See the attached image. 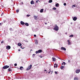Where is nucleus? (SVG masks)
<instances>
[{
  "label": "nucleus",
  "instance_id": "nucleus-15",
  "mask_svg": "<svg viewBox=\"0 0 80 80\" xmlns=\"http://www.w3.org/2000/svg\"><path fill=\"white\" fill-rule=\"evenodd\" d=\"M20 69L21 70H23V67H20Z\"/></svg>",
  "mask_w": 80,
  "mask_h": 80
},
{
  "label": "nucleus",
  "instance_id": "nucleus-18",
  "mask_svg": "<svg viewBox=\"0 0 80 80\" xmlns=\"http://www.w3.org/2000/svg\"><path fill=\"white\" fill-rule=\"evenodd\" d=\"M37 16H34V18L35 20H37Z\"/></svg>",
  "mask_w": 80,
  "mask_h": 80
},
{
  "label": "nucleus",
  "instance_id": "nucleus-13",
  "mask_svg": "<svg viewBox=\"0 0 80 80\" xmlns=\"http://www.w3.org/2000/svg\"><path fill=\"white\" fill-rule=\"evenodd\" d=\"M21 25H24L25 24V22H23V21H21Z\"/></svg>",
  "mask_w": 80,
  "mask_h": 80
},
{
  "label": "nucleus",
  "instance_id": "nucleus-44",
  "mask_svg": "<svg viewBox=\"0 0 80 80\" xmlns=\"http://www.w3.org/2000/svg\"><path fill=\"white\" fill-rule=\"evenodd\" d=\"M42 56H40V58H42Z\"/></svg>",
  "mask_w": 80,
  "mask_h": 80
},
{
  "label": "nucleus",
  "instance_id": "nucleus-47",
  "mask_svg": "<svg viewBox=\"0 0 80 80\" xmlns=\"http://www.w3.org/2000/svg\"><path fill=\"white\" fill-rule=\"evenodd\" d=\"M44 71H45V72H46V71H47V70H44Z\"/></svg>",
  "mask_w": 80,
  "mask_h": 80
},
{
  "label": "nucleus",
  "instance_id": "nucleus-8",
  "mask_svg": "<svg viewBox=\"0 0 80 80\" xmlns=\"http://www.w3.org/2000/svg\"><path fill=\"white\" fill-rule=\"evenodd\" d=\"M80 72V69L77 70L76 71V73H79V72Z\"/></svg>",
  "mask_w": 80,
  "mask_h": 80
},
{
  "label": "nucleus",
  "instance_id": "nucleus-33",
  "mask_svg": "<svg viewBox=\"0 0 80 80\" xmlns=\"http://www.w3.org/2000/svg\"><path fill=\"white\" fill-rule=\"evenodd\" d=\"M72 7H75V5H73L72 6Z\"/></svg>",
  "mask_w": 80,
  "mask_h": 80
},
{
  "label": "nucleus",
  "instance_id": "nucleus-19",
  "mask_svg": "<svg viewBox=\"0 0 80 80\" xmlns=\"http://www.w3.org/2000/svg\"><path fill=\"white\" fill-rule=\"evenodd\" d=\"M59 4H58V3H57L56 4V7H59Z\"/></svg>",
  "mask_w": 80,
  "mask_h": 80
},
{
  "label": "nucleus",
  "instance_id": "nucleus-28",
  "mask_svg": "<svg viewBox=\"0 0 80 80\" xmlns=\"http://www.w3.org/2000/svg\"><path fill=\"white\" fill-rule=\"evenodd\" d=\"M53 10H56V8H53Z\"/></svg>",
  "mask_w": 80,
  "mask_h": 80
},
{
  "label": "nucleus",
  "instance_id": "nucleus-48",
  "mask_svg": "<svg viewBox=\"0 0 80 80\" xmlns=\"http://www.w3.org/2000/svg\"><path fill=\"white\" fill-rule=\"evenodd\" d=\"M65 34H67V32H66V33H65Z\"/></svg>",
  "mask_w": 80,
  "mask_h": 80
},
{
  "label": "nucleus",
  "instance_id": "nucleus-43",
  "mask_svg": "<svg viewBox=\"0 0 80 80\" xmlns=\"http://www.w3.org/2000/svg\"><path fill=\"white\" fill-rule=\"evenodd\" d=\"M54 68H55L56 67V66H54Z\"/></svg>",
  "mask_w": 80,
  "mask_h": 80
},
{
  "label": "nucleus",
  "instance_id": "nucleus-45",
  "mask_svg": "<svg viewBox=\"0 0 80 80\" xmlns=\"http://www.w3.org/2000/svg\"><path fill=\"white\" fill-rule=\"evenodd\" d=\"M62 65H63V63H62Z\"/></svg>",
  "mask_w": 80,
  "mask_h": 80
},
{
  "label": "nucleus",
  "instance_id": "nucleus-34",
  "mask_svg": "<svg viewBox=\"0 0 80 80\" xmlns=\"http://www.w3.org/2000/svg\"><path fill=\"white\" fill-rule=\"evenodd\" d=\"M17 66V63H15L14 64V66Z\"/></svg>",
  "mask_w": 80,
  "mask_h": 80
},
{
  "label": "nucleus",
  "instance_id": "nucleus-39",
  "mask_svg": "<svg viewBox=\"0 0 80 80\" xmlns=\"http://www.w3.org/2000/svg\"><path fill=\"white\" fill-rule=\"evenodd\" d=\"M36 55V54H33L32 55H33V56L34 55V56H35Z\"/></svg>",
  "mask_w": 80,
  "mask_h": 80
},
{
  "label": "nucleus",
  "instance_id": "nucleus-31",
  "mask_svg": "<svg viewBox=\"0 0 80 80\" xmlns=\"http://www.w3.org/2000/svg\"><path fill=\"white\" fill-rule=\"evenodd\" d=\"M67 5V4L65 3H64V6H66V5Z\"/></svg>",
  "mask_w": 80,
  "mask_h": 80
},
{
  "label": "nucleus",
  "instance_id": "nucleus-26",
  "mask_svg": "<svg viewBox=\"0 0 80 80\" xmlns=\"http://www.w3.org/2000/svg\"><path fill=\"white\" fill-rule=\"evenodd\" d=\"M55 74H56V75H57L58 74V73H57V72L55 71Z\"/></svg>",
  "mask_w": 80,
  "mask_h": 80
},
{
  "label": "nucleus",
  "instance_id": "nucleus-17",
  "mask_svg": "<svg viewBox=\"0 0 80 80\" xmlns=\"http://www.w3.org/2000/svg\"><path fill=\"white\" fill-rule=\"evenodd\" d=\"M18 46H22V44H21L19 42L18 43Z\"/></svg>",
  "mask_w": 80,
  "mask_h": 80
},
{
  "label": "nucleus",
  "instance_id": "nucleus-14",
  "mask_svg": "<svg viewBox=\"0 0 80 80\" xmlns=\"http://www.w3.org/2000/svg\"><path fill=\"white\" fill-rule=\"evenodd\" d=\"M78 77H74V80H78Z\"/></svg>",
  "mask_w": 80,
  "mask_h": 80
},
{
  "label": "nucleus",
  "instance_id": "nucleus-1",
  "mask_svg": "<svg viewBox=\"0 0 80 80\" xmlns=\"http://www.w3.org/2000/svg\"><path fill=\"white\" fill-rule=\"evenodd\" d=\"M54 30H56V31H58V27L57 26V24H56L55 26L53 28Z\"/></svg>",
  "mask_w": 80,
  "mask_h": 80
},
{
  "label": "nucleus",
  "instance_id": "nucleus-2",
  "mask_svg": "<svg viewBox=\"0 0 80 80\" xmlns=\"http://www.w3.org/2000/svg\"><path fill=\"white\" fill-rule=\"evenodd\" d=\"M32 67V65L31 64L30 66H28V67L27 68V69H26V70H27V71L29 70H30V68H31Z\"/></svg>",
  "mask_w": 80,
  "mask_h": 80
},
{
  "label": "nucleus",
  "instance_id": "nucleus-29",
  "mask_svg": "<svg viewBox=\"0 0 80 80\" xmlns=\"http://www.w3.org/2000/svg\"><path fill=\"white\" fill-rule=\"evenodd\" d=\"M4 23H6L7 22V21H6V20H4L3 21Z\"/></svg>",
  "mask_w": 80,
  "mask_h": 80
},
{
  "label": "nucleus",
  "instance_id": "nucleus-53",
  "mask_svg": "<svg viewBox=\"0 0 80 80\" xmlns=\"http://www.w3.org/2000/svg\"><path fill=\"white\" fill-rule=\"evenodd\" d=\"M45 24H47V23H45Z\"/></svg>",
  "mask_w": 80,
  "mask_h": 80
},
{
  "label": "nucleus",
  "instance_id": "nucleus-24",
  "mask_svg": "<svg viewBox=\"0 0 80 80\" xmlns=\"http://www.w3.org/2000/svg\"><path fill=\"white\" fill-rule=\"evenodd\" d=\"M73 37V35H71L70 36H69V37Z\"/></svg>",
  "mask_w": 80,
  "mask_h": 80
},
{
  "label": "nucleus",
  "instance_id": "nucleus-11",
  "mask_svg": "<svg viewBox=\"0 0 80 80\" xmlns=\"http://www.w3.org/2000/svg\"><path fill=\"white\" fill-rule=\"evenodd\" d=\"M35 44H36V45H38V41L37 40H35Z\"/></svg>",
  "mask_w": 80,
  "mask_h": 80
},
{
  "label": "nucleus",
  "instance_id": "nucleus-38",
  "mask_svg": "<svg viewBox=\"0 0 80 80\" xmlns=\"http://www.w3.org/2000/svg\"><path fill=\"white\" fill-rule=\"evenodd\" d=\"M30 16V15H27V16L28 17H29V16Z\"/></svg>",
  "mask_w": 80,
  "mask_h": 80
},
{
  "label": "nucleus",
  "instance_id": "nucleus-52",
  "mask_svg": "<svg viewBox=\"0 0 80 80\" xmlns=\"http://www.w3.org/2000/svg\"><path fill=\"white\" fill-rule=\"evenodd\" d=\"M50 72H48V73H50Z\"/></svg>",
  "mask_w": 80,
  "mask_h": 80
},
{
  "label": "nucleus",
  "instance_id": "nucleus-46",
  "mask_svg": "<svg viewBox=\"0 0 80 80\" xmlns=\"http://www.w3.org/2000/svg\"><path fill=\"white\" fill-rule=\"evenodd\" d=\"M2 25V23H0V25Z\"/></svg>",
  "mask_w": 80,
  "mask_h": 80
},
{
  "label": "nucleus",
  "instance_id": "nucleus-3",
  "mask_svg": "<svg viewBox=\"0 0 80 80\" xmlns=\"http://www.w3.org/2000/svg\"><path fill=\"white\" fill-rule=\"evenodd\" d=\"M8 68H9V66L5 65L3 67V69H7Z\"/></svg>",
  "mask_w": 80,
  "mask_h": 80
},
{
  "label": "nucleus",
  "instance_id": "nucleus-41",
  "mask_svg": "<svg viewBox=\"0 0 80 80\" xmlns=\"http://www.w3.org/2000/svg\"><path fill=\"white\" fill-rule=\"evenodd\" d=\"M71 25H72V24H73V23L72 22H71Z\"/></svg>",
  "mask_w": 80,
  "mask_h": 80
},
{
  "label": "nucleus",
  "instance_id": "nucleus-23",
  "mask_svg": "<svg viewBox=\"0 0 80 80\" xmlns=\"http://www.w3.org/2000/svg\"><path fill=\"white\" fill-rule=\"evenodd\" d=\"M52 0H49V3H52Z\"/></svg>",
  "mask_w": 80,
  "mask_h": 80
},
{
  "label": "nucleus",
  "instance_id": "nucleus-16",
  "mask_svg": "<svg viewBox=\"0 0 80 80\" xmlns=\"http://www.w3.org/2000/svg\"><path fill=\"white\" fill-rule=\"evenodd\" d=\"M43 12V9H42L40 10V13H42Z\"/></svg>",
  "mask_w": 80,
  "mask_h": 80
},
{
  "label": "nucleus",
  "instance_id": "nucleus-50",
  "mask_svg": "<svg viewBox=\"0 0 80 80\" xmlns=\"http://www.w3.org/2000/svg\"><path fill=\"white\" fill-rule=\"evenodd\" d=\"M21 3H22V4H23V2H22Z\"/></svg>",
  "mask_w": 80,
  "mask_h": 80
},
{
  "label": "nucleus",
  "instance_id": "nucleus-30",
  "mask_svg": "<svg viewBox=\"0 0 80 80\" xmlns=\"http://www.w3.org/2000/svg\"><path fill=\"white\" fill-rule=\"evenodd\" d=\"M56 65V68H57V67H58V65L57 64H55L54 65Z\"/></svg>",
  "mask_w": 80,
  "mask_h": 80
},
{
  "label": "nucleus",
  "instance_id": "nucleus-55",
  "mask_svg": "<svg viewBox=\"0 0 80 80\" xmlns=\"http://www.w3.org/2000/svg\"><path fill=\"white\" fill-rule=\"evenodd\" d=\"M2 15H1V16H2Z\"/></svg>",
  "mask_w": 80,
  "mask_h": 80
},
{
  "label": "nucleus",
  "instance_id": "nucleus-49",
  "mask_svg": "<svg viewBox=\"0 0 80 80\" xmlns=\"http://www.w3.org/2000/svg\"><path fill=\"white\" fill-rule=\"evenodd\" d=\"M30 51H32V49H31Z\"/></svg>",
  "mask_w": 80,
  "mask_h": 80
},
{
  "label": "nucleus",
  "instance_id": "nucleus-9",
  "mask_svg": "<svg viewBox=\"0 0 80 80\" xmlns=\"http://www.w3.org/2000/svg\"><path fill=\"white\" fill-rule=\"evenodd\" d=\"M67 42H68V45H71L72 44V43L70 42V40H68Z\"/></svg>",
  "mask_w": 80,
  "mask_h": 80
},
{
  "label": "nucleus",
  "instance_id": "nucleus-42",
  "mask_svg": "<svg viewBox=\"0 0 80 80\" xmlns=\"http://www.w3.org/2000/svg\"><path fill=\"white\" fill-rule=\"evenodd\" d=\"M36 3H38V1H36Z\"/></svg>",
  "mask_w": 80,
  "mask_h": 80
},
{
  "label": "nucleus",
  "instance_id": "nucleus-6",
  "mask_svg": "<svg viewBox=\"0 0 80 80\" xmlns=\"http://www.w3.org/2000/svg\"><path fill=\"white\" fill-rule=\"evenodd\" d=\"M72 19L74 21H76L77 19V17H74L73 18V17H72Z\"/></svg>",
  "mask_w": 80,
  "mask_h": 80
},
{
  "label": "nucleus",
  "instance_id": "nucleus-5",
  "mask_svg": "<svg viewBox=\"0 0 80 80\" xmlns=\"http://www.w3.org/2000/svg\"><path fill=\"white\" fill-rule=\"evenodd\" d=\"M42 52V50L40 49L39 50H38V51H36V54H37L38 53H41V52Z\"/></svg>",
  "mask_w": 80,
  "mask_h": 80
},
{
  "label": "nucleus",
  "instance_id": "nucleus-12",
  "mask_svg": "<svg viewBox=\"0 0 80 80\" xmlns=\"http://www.w3.org/2000/svg\"><path fill=\"white\" fill-rule=\"evenodd\" d=\"M31 5H33V4H34V2L32 0L31 2Z\"/></svg>",
  "mask_w": 80,
  "mask_h": 80
},
{
  "label": "nucleus",
  "instance_id": "nucleus-51",
  "mask_svg": "<svg viewBox=\"0 0 80 80\" xmlns=\"http://www.w3.org/2000/svg\"><path fill=\"white\" fill-rule=\"evenodd\" d=\"M19 51H20V50H18Z\"/></svg>",
  "mask_w": 80,
  "mask_h": 80
},
{
  "label": "nucleus",
  "instance_id": "nucleus-25",
  "mask_svg": "<svg viewBox=\"0 0 80 80\" xmlns=\"http://www.w3.org/2000/svg\"><path fill=\"white\" fill-rule=\"evenodd\" d=\"M9 30L11 31H12L13 30V29H12V28H10L9 29Z\"/></svg>",
  "mask_w": 80,
  "mask_h": 80
},
{
  "label": "nucleus",
  "instance_id": "nucleus-22",
  "mask_svg": "<svg viewBox=\"0 0 80 80\" xmlns=\"http://www.w3.org/2000/svg\"><path fill=\"white\" fill-rule=\"evenodd\" d=\"M52 60H56V59H55V58L53 57L52 58Z\"/></svg>",
  "mask_w": 80,
  "mask_h": 80
},
{
  "label": "nucleus",
  "instance_id": "nucleus-27",
  "mask_svg": "<svg viewBox=\"0 0 80 80\" xmlns=\"http://www.w3.org/2000/svg\"><path fill=\"white\" fill-rule=\"evenodd\" d=\"M16 12L17 13H18V12H19V10H16Z\"/></svg>",
  "mask_w": 80,
  "mask_h": 80
},
{
  "label": "nucleus",
  "instance_id": "nucleus-35",
  "mask_svg": "<svg viewBox=\"0 0 80 80\" xmlns=\"http://www.w3.org/2000/svg\"><path fill=\"white\" fill-rule=\"evenodd\" d=\"M63 63L64 64H63V65H65V64H66V63L65 62H63Z\"/></svg>",
  "mask_w": 80,
  "mask_h": 80
},
{
  "label": "nucleus",
  "instance_id": "nucleus-20",
  "mask_svg": "<svg viewBox=\"0 0 80 80\" xmlns=\"http://www.w3.org/2000/svg\"><path fill=\"white\" fill-rule=\"evenodd\" d=\"M64 67L63 66H62L61 67H60V68L61 69V70H62V69H63L64 68Z\"/></svg>",
  "mask_w": 80,
  "mask_h": 80
},
{
  "label": "nucleus",
  "instance_id": "nucleus-36",
  "mask_svg": "<svg viewBox=\"0 0 80 80\" xmlns=\"http://www.w3.org/2000/svg\"><path fill=\"white\" fill-rule=\"evenodd\" d=\"M34 37H37V35H35V34H34Z\"/></svg>",
  "mask_w": 80,
  "mask_h": 80
},
{
  "label": "nucleus",
  "instance_id": "nucleus-40",
  "mask_svg": "<svg viewBox=\"0 0 80 80\" xmlns=\"http://www.w3.org/2000/svg\"><path fill=\"white\" fill-rule=\"evenodd\" d=\"M68 62H69L70 63V60H68Z\"/></svg>",
  "mask_w": 80,
  "mask_h": 80
},
{
  "label": "nucleus",
  "instance_id": "nucleus-21",
  "mask_svg": "<svg viewBox=\"0 0 80 80\" xmlns=\"http://www.w3.org/2000/svg\"><path fill=\"white\" fill-rule=\"evenodd\" d=\"M25 25H26V26H28L29 25H28V23L27 22H26L25 23Z\"/></svg>",
  "mask_w": 80,
  "mask_h": 80
},
{
  "label": "nucleus",
  "instance_id": "nucleus-32",
  "mask_svg": "<svg viewBox=\"0 0 80 80\" xmlns=\"http://www.w3.org/2000/svg\"><path fill=\"white\" fill-rule=\"evenodd\" d=\"M3 42H4V41H3V40L1 42V43H3Z\"/></svg>",
  "mask_w": 80,
  "mask_h": 80
},
{
  "label": "nucleus",
  "instance_id": "nucleus-4",
  "mask_svg": "<svg viewBox=\"0 0 80 80\" xmlns=\"http://www.w3.org/2000/svg\"><path fill=\"white\" fill-rule=\"evenodd\" d=\"M11 48V47L10 46H7L6 47V49L7 50H10Z\"/></svg>",
  "mask_w": 80,
  "mask_h": 80
},
{
  "label": "nucleus",
  "instance_id": "nucleus-7",
  "mask_svg": "<svg viewBox=\"0 0 80 80\" xmlns=\"http://www.w3.org/2000/svg\"><path fill=\"white\" fill-rule=\"evenodd\" d=\"M8 70L9 72H11L12 71V68H9L8 69Z\"/></svg>",
  "mask_w": 80,
  "mask_h": 80
},
{
  "label": "nucleus",
  "instance_id": "nucleus-54",
  "mask_svg": "<svg viewBox=\"0 0 80 80\" xmlns=\"http://www.w3.org/2000/svg\"><path fill=\"white\" fill-rule=\"evenodd\" d=\"M54 61V62H55V60H54V61Z\"/></svg>",
  "mask_w": 80,
  "mask_h": 80
},
{
  "label": "nucleus",
  "instance_id": "nucleus-37",
  "mask_svg": "<svg viewBox=\"0 0 80 80\" xmlns=\"http://www.w3.org/2000/svg\"><path fill=\"white\" fill-rule=\"evenodd\" d=\"M20 48H22V49H23V48H22V46H20Z\"/></svg>",
  "mask_w": 80,
  "mask_h": 80
},
{
  "label": "nucleus",
  "instance_id": "nucleus-10",
  "mask_svg": "<svg viewBox=\"0 0 80 80\" xmlns=\"http://www.w3.org/2000/svg\"><path fill=\"white\" fill-rule=\"evenodd\" d=\"M61 50H66V48L64 47H61Z\"/></svg>",
  "mask_w": 80,
  "mask_h": 80
}]
</instances>
